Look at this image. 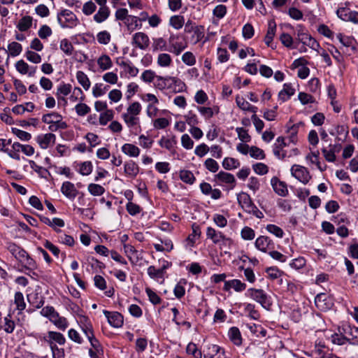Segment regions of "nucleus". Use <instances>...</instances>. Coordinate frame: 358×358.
Instances as JSON below:
<instances>
[{"label":"nucleus","mask_w":358,"mask_h":358,"mask_svg":"<svg viewBox=\"0 0 358 358\" xmlns=\"http://www.w3.org/2000/svg\"><path fill=\"white\" fill-rule=\"evenodd\" d=\"M42 121L49 124L48 129L51 131H57L59 129H65L68 125L62 120V116L58 113L52 112L43 115Z\"/></svg>","instance_id":"f257e3e1"},{"label":"nucleus","mask_w":358,"mask_h":358,"mask_svg":"<svg viewBox=\"0 0 358 358\" xmlns=\"http://www.w3.org/2000/svg\"><path fill=\"white\" fill-rule=\"evenodd\" d=\"M237 200L241 208L248 213H251L257 217L261 218L262 213L252 203L250 195L245 192H241L237 195Z\"/></svg>","instance_id":"f03ea898"},{"label":"nucleus","mask_w":358,"mask_h":358,"mask_svg":"<svg viewBox=\"0 0 358 358\" xmlns=\"http://www.w3.org/2000/svg\"><path fill=\"white\" fill-rule=\"evenodd\" d=\"M57 21L62 28L73 29L79 24L77 16L71 10L64 9L57 14Z\"/></svg>","instance_id":"7ed1b4c3"},{"label":"nucleus","mask_w":358,"mask_h":358,"mask_svg":"<svg viewBox=\"0 0 358 358\" xmlns=\"http://www.w3.org/2000/svg\"><path fill=\"white\" fill-rule=\"evenodd\" d=\"M250 296L260 303L261 306L266 310H269L272 303L271 298L262 289L250 288L248 290Z\"/></svg>","instance_id":"20e7f679"},{"label":"nucleus","mask_w":358,"mask_h":358,"mask_svg":"<svg viewBox=\"0 0 358 358\" xmlns=\"http://www.w3.org/2000/svg\"><path fill=\"white\" fill-rule=\"evenodd\" d=\"M292 175L303 184H307L311 178L308 170L302 166L294 164L291 168Z\"/></svg>","instance_id":"39448f33"},{"label":"nucleus","mask_w":358,"mask_h":358,"mask_svg":"<svg viewBox=\"0 0 358 358\" xmlns=\"http://www.w3.org/2000/svg\"><path fill=\"white\" fill-rule=\"evenodd\" d=\"M203 358H225V352L217 345L208 344L203 350Z\"/></svg>","instance_id":"423d86ee"},{"label":"nucleus","mask_w":358,"mask_h":358,"mask_svg":"<svg viewBox=\"0 0 358 358\" xmlns=\"http://www.w3.org/2000/svg\"><path fill=\"white\" fill-rule=\"evenodd\" d=\"M337 15L343 21L358 23V12L352 11L348 8H339L336 11Z\"/></svg>","instance_id":"0eeeda50"},{"label":"nucleus","mask_w":358,"mask_h":358,"mask_svg":"<svg viewBox=\"0 0 358 358\" xmlns=\"http://www.w3.org/2000/svg\"><path fill=\"white\" fill-rule=\"evenodd\" d=\"M103 313L106 317L110 326L115 328L121 327L124 322L123 316L118 312H110L106 310H103Z\"/></svg>","instance_id":"6e6552de"},{"label":"nucleus","mask_w":358,"mask_h":358,"mask_svg":"<svg viewBox=\"0 0 358 358\" xmlns=\"http://www.w3.org/2000/svg\"><path fill=\"white\" fill-rule=\"evenodd\" d=\"M132 44L141 50H145L150 45L149 37L143 32H137L132 37Z\"/></svg>","instance_id":"1a4fd4ad"},{"label":"nucleus","mask_w":358,"mask_h":358,"mask_svg":"<svg viewBox=\"0 0 358 358\" xmlns=\"http://www.w3.org/2000/svg\"><path fill=\"white\" fill-rule=\"evenodd\" d=\"M78 322L87 338L94 335L93 326L87 316L80 315L78 317Z\"/></svg>","instance_id":"9d476101"},{"label":"nucleus","mask_w":358,"mask_h":358,"mask_svg":"<svg viewBox=\"0 0 358 358\" xmlns=\"http://www.w3.org/2000/svg\"><path fill=\"white\" fill-rule=\"evenodd\" d=\"M44 341L49 345L59 344L62 345L66 342V338L64 335L59 332L50 331L48 332L46 336L44 337Z\"/></svg>","instance_id":"9b49d317"},{"label":"nucleus","mask_w":358,"mask_h":358,"mask_svg":"<svg viewBox=\"0 0 358 358\" xmlns=\"http://www.w3.org/2000/svg\"><path fill=\"white\" fill-rule=\"evenodd\" d=\"M287 145L284 137L279 136L276 139V142L273 145V154L279 159H283L286 157V152L283 149Z\"/></svg>","instance_id":"f8f14e48"},{"label":"nucleus","mask_w":358,"mask_h":358,"mask_svg":"<svg viewBox=\"0 0 358 358\" xmlns=\"http://www.w3.org/2000/svg\"><path fill=\"white\" fill-rule=\"evenodd\" d=\"M56 136L54 134H41L36 137V142L42 149H47L51 144L55 143Z\"/></svg>","instance_id":"ddd939ff"},{"label":"nucleus","mask_w":358,"mask_h":358,"mask_svg":"<svg viewBox=\"0 0 358 358\" xmlns=\"http://www.w3.org/2000/svg\"><path fill=\"white\" fill-rule=\"evenodd\" d=\"M271 184L276 194L281 196H285L288 194L287 185L285 182L280 181L277 177H273Z\"/></svg>","instance_id":"4468645a"},{"label":"nucleus","mask_w":358,"mask_h":358,"mask_svg":"<svg viewBox=\"0 0 358 358\" xmlns=\"http://www.w3.org/2000/svg\"><path fill=\"white\" fill-rule=\"evenodd\" d=\"M206 236L210 239L213 243L217 244L221 241H229L221 231H217L211 227H208L206 229Z\"/></svg>","instance_id":"2eb2a0df"},{"label":"nucleus","mask_w":358,"mask_h":358,"mask_svg":"<svg viewBox=\"0 0 358 358\" xmlns=\"http://www.w3.org/2000/svg\"><path fill=\"white\" fill-rule=\"evenodd\" d=\"M348 342L354 345H358V327L348 326L343 329Z\"/></svg>","instance_id":"dca6fc26"},{"label":"nucleus","mask_w":358,"mask_h":358,"mask_svg":"<svg viewBox=\"0 0 358 358\" xmlns=\"http://www.w3.org/2000/svg\"><path fill=\"white\" fill-rule=\"evenodd\" d=\"M297 40L303 43V45H307L313 50H317L320 47L317 41L308 33L299 34V38Z\"/></svg>","instance_id":"f3484780"},{"label":"nucleus","mask_w":358,"mask_h":358,"mask_svg":"<svg viewBox=\"0 0 358 358\" xmlns=\"http://www.w3.org/2000/svg\"><path fill=\"white\" fill-rule=\"evenodd\" d=\"M61 192L70 199H75L78 194V190L75 187L74 185L69 181L63 182L61 187Z\"/></svg>","instance_id":"a211bd4d"},{"label":"nucleus","mask_w":358,"mask_h":358,"mask_svg":"<svg viewBox=\"0 0 358 358\" xmlns=\"http://www.w3.org/2000/svg\"><path fill=\"white\" fill-rule=\"evenodd\" d=\"M231 288H233L236 292H242L245 289L246 285L237 279L224 281V290L228 292Z\"/></svg>","instance_id":"6ab92c4d"},{"label":"nucleus","mask_w":358,"mask_h":358,"mask_svg":"<svg viewBox=\"0 0 358 358\" xmlns=\"http://www.w3.org/2000/svg\"><path fill=\"white\" fill-rule=\"evenodd\" d=\"M295 93V90L290 83H285L283 88L278 93V99L282 102L288 100Z\"/></svg>","instance_id":"aec40b11"},{"label":"nucleus","mask_w":358,"mask_h":358,"mask_svg":"<svg viewBox=\"0 0 358 358\" xmlns=\"http://www.w3.org/2000/svg\"><path fill=\"white\" fill-rule=\"evenodd\" d=\"M174 38V36H171L169 39V51L176 55H179L187 48V44L182 41H175Z\"/></svg>","instance_id":"412c9836"},{"label":"nucleus","mask_w":358,"mask_h":358,"mask_svg":"<svg viewBox=\"0 0 358 358\" xmlns=\"http://www.w3.org/2000/svg\"><path fill=\"white\" fill-rule=\"evenodd\" d=\"M271 245V240L267 236H261L255 241V247L264 252H266L268 249H270Z\"/></svg>","instance_id":"4be33fe9"},{"label":"nucleus","mask_w":358,"mask_h":358,"mask_svg":"<svg viewBox=\"0 0 358 358\" xmlns=\"http://www.w3.org/2000/svg\"><path fill=\"white\" fill-rule=\"evenodd\" d=\"M8 250L19 262L27 254L24 249L15 243H10L8 246Z\"/></svg>","instance_id":"5701e85b"},{"label":"nucleus","mask_w":358,"mask_h":358,"mask_svg":"<svg viewBox=\"0 0 358 358\" xmlns=\"http://www.w3.org/2000/svg\"><path fill=\"white\" fill-rule=\"evenodd\" d=\"M122 117L129 128H141L140 119L137 116L131 115L127 113H123Z\"/></svg>","instance_id":"b1692460"},{"label":"nucleus","mask_w":358,"mask_h":358,"mask_svg":"<svg viewBox=\"0 0 358 358\" xmlns=\"http://www.w3.org/2000/svg\"><path fill=\"white\" fill-rule=\"evenodd\" d=\"M122 152L131 157H136L140 154V149L134 144L125 143L122 147Z\"/></svg>","instance_id":"393cba45"},{"label":"nucleus","mask_w":358,"mask_h":358,"mask_svg":"<svg viewBox=\"0 0 358 358\" xmlns=\"http://www.w3.org/2000/svg\"><path fill=\"white\" fill-rule=\"evenodd\" d=\"M327 296L324 293L318 294L315 298V303L317 308L325 310L329 308V303L327 302Z\"/></svg>","instance_id":"a878e982"},{"label":"nucleus","mask_w":358,"mask_h":358,"mask_svg":"<svg viewBox=\"0 0 358 358\" xmlns=\"http://www.w3.org/2000/svg\"><path fill=\"white\" fill-rule=\"evenodd\" d=\"M12 148L17 152H22L27 156H31L34 154V148L29 145H22L18 142H15Z\"/></svg>","instance_id":"bb28decb"},{"label":"nucleus","mask_w":358,"mask_h":358,"mask_svg":"<svg viewBox=\"0 0 358 358\" xmlns=\"http://www.w3.org/2000/svg\"><path fill=\"white\" fill-rule=\"evenodd\" d=\"M59 329L64 331L69 325L67 320L64 317L59 316V313H57L55 314L50 320Z\"/></svg>","instance_id":"cd10ccee"},{"label":"nucleus","mask_w":358,"mask_h":358,"mask_svg":"<svg viewBox=\"0 0 358 358\" xmlns=\"http://www.w3.org/2000/svg\"><path fill=\"white\" fill-rule=\"evenodd\" d=\"M229 337L231 341L236 345H241L242 343V337L238 328L233 327L229 330Z\"/></svg>","instance_id":"c85d7f7f"},{"label":"nucleus","mask_w":358,"mask_h":358,"mask_svg":"<svg viewBox=\"0 0 358 358\" xmlns=\"http://www.w3.org/2000/svg\"><path fill=\"white\" fill-rule=\"evenodd\" d=\"M275 30H276L275 22L273 20H270L268 22V24L267 33L264 38V42L268 46L271 45V43L273 38L275 36Z\"/></svg>","instance_id":"c756f323"},{"label":"nucleus","mask_w":358,"mask_h":358,"mask_svg":"<svg viewBox=\"0 0 358 358\" xmlns=\"http://www.w3.org/2000/svg\"><path fill=\"white\" fill-rule=\"evenodd\" d=\"M110 15V10L108 6L100 7L98 12L94 15V20L101 23L105 21Z\"/></svg>","instance_id":"7c9ffc66"},{"label":"nucleus","mask_w":358,"mask_h":358,"mask_svg":"<svg viewBox=\"0 0 358 358\" xmlns=\"http://www.w3.org/2000/svg\"><path fill=\"white\" fill-rule=\"evenodd\" d=\"M215 178L217 179L219 181L225 182L227 184H234L236 182L235 178L234 175L231 173L224 172V171H220L217 175L215 176Z\"/></svg>","instance_id":"2f4dec72"},{"label":"nucleus","mask_w":358,"mask_h":358,"mask_svg":"<svg viewBox=\"0 0 358 358\" xmlns=\"http://www.w3.org/2000/svg\"><path fill=\"white\" fill-rule=\"evenodd\" d=\"M169 79H171V84L170 85H173V87L171 86V88H172L175 92H181L185 90L186 85L180 79L172 76L169 77Z\"/></svg>","instance_id":"473e14b6"},{"label":"nucleus","mask_w":358,"mask_h":358,"mask_svg":"<svg viewBox=\"0 0 358 358\" xmlns=\"http://www.w3.org/2000/svg\"><path fill=\"white\" fill-rule=\"evenodd\" d=\"M138 171V166L134 162L129 161L124 164V172L127 175L135 177Z\"/></svg>","instance_id":"72a5a7b5"},{"label":"nucleus","mask_w":358,"mask_h":358,"mask_svg":"<svg viewBox=\"0 0 358 358\" xmlns=\"http://www.w3.org/2000/svg\"><path fill=\"white\" fill-rule=\"evenodd\" d=\"M157 63L161 67H169L172 64V58L168 53H160L157 57Z\"/></svg>","instance_id":"f704fd0d"},{"label":"nucleus","mask_w":358,"mask_h":358,"mask_svg":"<svg viewBox=\"0 0 358 358\" xmlns=\"http://www.w3.org/2000/svg\"><path fill=\"white\" fill-rule=\"evenodd\" d=\"M97 64L101 69L103 71L109 69L112 67L113 62L109 57V56L106 55H101L97 60Z\"/></svg>","instance_id":"c9c22d12"},{"label":"nucleus","mask_w":358,"mask_h":358,"mask_svg":"<svg viewBox=\"0 0 358 358\" xmlns=\"http://www.w3.org/2000/svg\"><path fill=\"white\" fill-rule=\"evenodd\" d=\"M138 22L139 18L138 17L129 15L124 23L127 27L129 30L133 31L134 29L141 26V24H138Z\"/></svg>","instance_id":"e433bc0d"},{"label":"nucleus","mask_w":358,"mask_h":358,"mask_svg":"<svg viewBox=\"0 0 358 358\" xmlns=\"http://www.w3.org/2000/svg\"><path fill=\"white\" fill-rule=\"evenodd\" d=\"M76 78L78 80V82L83 86V87L85 90H89L91 83L87 76L84 72L78 71L76 73Z\"/></svg>","instance_id":"4c0bfd02"},{"label":"nucleus","mask_w":358,"mask_h":358,"mask_svg":"<svg viewBox=\"0 0 358 358\" xmlns=\"http://www.w3.org/2000/svg\"><path fill=\"white\" fill-rule=\"evenodd\" d=\"M14 303L16 305V309L20 312L22 311L26 308L23 294L20 292H17L14 296Z\"/></svg>","instance_id":"58836bf2"},{"label":"nucleus","mask_w":358,"mask_h":358,"mask_svg":"<svg viewBox=\"0 0 358 358\" xmlns=\"http://www.w3.org/2000/svg\"><path fill=\"white\" fill-rule=\"evenodd\" d=\"M169 76L163 77L157 76L155 78V87L161 90L165 89L166 87L171 88V85L168 84V83L171 81V79H169Z\"/></svg>","instance_id":"ea45409f"},{"label":"nucleus","mask_w":358,"mask_h":358,"mask_svg":"<svg viewBox=\"0 0 358 358\" xmlns=\"http://www.w3.org/2000/svg\"><path fill=\"white\" fill-rule=\"evenodd\" d=\"M31 24L32 18L30 16H24L19 21L17 27L20 31H26Z\"/></svg>","instance_id":"a19ab883"},{"label":"nucleus","mask_w":358,"mask_h":358,"mask_svg":"<svg viewBox=\"0 0 358 358\" xmlns=\"http://www.w3.org/2000/svg\"><path fill=\"white\" fill-rule=\"evenodd\" d=\"M166 41L163 38L153 39L152 50L153 52L166 50Z\"/></svg>","instance_id":"79ce46f5"},{"label":"nucleus","mask_w":358,"mask_h":358,"mask_svg":"<svg viewBox=\"0 0 358 358\" xmlns=\"http://www.w3.org/2000/svg\"><path fill=\"white\" fill-rule=\"evenodd\" d=\"M15 322L11 319L10 315L5 317L1 328L8 334L12 333L15 329Z\"/></svg>","instance_id":"37998d69"},{"label":"nucleus","mask_w":358,"mask_h":358,"mask_svg":"<svg viewBox=\"0 0 358 358\" xmlns=\"http://www.w3.org/2000/svg\"><path fill=\"white\" fill-rule=\"evenodd\" d=\"M240 165L239 162L232 157H225L222 162V166L227 170L236 169Z\"/></svg>","instance_id":"c03bdc74"},{"label":"nucleus","mask_w":358,"mask_h":358,"mask_svg":"<svg viewBox=\"0 0 358 358\" xmlns=\"http://www.w3.org/2000/svg\"><path fill=\"white\" fill-rule=\"evenodd\" d=\"M180 178L182 181L187 184H193L195 181V177L192 172L188 170H182L180 171Z\"/></svg>","instance_id":"a18cd8bd"},{"label":"nucleus","mask_w":358,"mask_h":358,"mask_svg":"<svg viewBox=\"0 0 358 358\" xmlns=\"http://www.w3.org/2000/svg\"><path fill=\"white\" fill-rule=\"evenodd\" d=\"M114 113L113 110H106L103 113H101L99 117V123L101 125H106L108 122L113 119Z\"/></svg>","instance_id":"49530a36"},{"label":"nucleus","mask_w":358,"mask_h":358,"mask_svg":"<svg viewBox=\"0 0 358 358\" xmlns=\"http://www.w3.org/2000/svg\"><path fill=\"white\" fill-rule=\"evenodd\" d=\"M87 189L89 192L93 196H101L105 192V189L100 185L90 183L88 185Z\"/></svg>","instance_id":"de8ad7c7"},{"label":"nucleus","mask_w":358,"mask_h":358,"mask_svg":"<svg viewBox=\"0 0 358 358\" xmlns=\"http://www.w3.org/2000/svg\"><path fill=\"white\" fill-rule=\"evenodd\" d=\"M79 166L78 172L83 176H88L92 171L93 166L90 161L82 162Z\"/></svg>","instance_id":"09e8293b"},{"label":"nucleus","mask_w":358,"mask_h":358,"mask_svg":"<svg viewBox=\"0 0 358 358\" xmlns=\"http://www.w3.org/2000/svg\"><path fill=\"white\" fill-rule=\"evenodd\" d=\"M60 49L67 55H72L74 49L72 43L66 38L62 39L60 41Z\"/></svg>","instance_id":"8fccbe9b"},{"label":"nucleus","mask_w":358,"mask_h":358,"mask_svg":"<svg viewBox=\"0 0 358 358\" xmlns=\"http://www.w3.org/2000/svg\"><path fill=\"white\" fill-rule=\"evenodd\" d=\"M8 49L12 57H16L20 54L22 50L21 44L17 42H12L8 44Z\"/></svg>","instance_id":"3c124183"},{"label":"nucleus","mask_w":358,"mask_h":358,"mask_svg":"<svg viewBox=\"0 0 358 358\" xmlns=\"http://www.w3.org/2000/svg\"><path fill=\"white\" fill-rule=\"evenodd\" d=\"M188 355H192L194 358H202V352L199 350L196 344L189 343L186 348Z\"/></svg>","instance_id":"603ef678"},{"label":"nucleus","mask_w":358,"mask_h":358,"mask_svg":"<svg viewBox=\"0 0 358 358\" xmlns=\"http://www.w3.org/2000/svg\"><path fill=\"white\" fill-rule=\"evenodd\" d=\"M24 267L29 270H33L36 268V264L35 261L29 255L26 254L24 258L20 262Z\"/></svg>","instance_id":"864d4df0"},{"label":"nucleus","mask_w":358,"mask_h":358,"mask_svg":"<svg viewBox=\"0 0 358 358\" xmlns=\"http://www.w3.org/2000/svg\"><path fill=\"white\" fill-rule=\"evenodd\" d=\"M141 111V106L138 102H134L129 105V106L127 109V112L125 113L137 116L140 114Z\"/></svg>","instance_id":"5fc2aeb1"},{"label":"nucleus","mask_w":358,"mask_h":358,"mask_svg":"<svg viewBox=\"0 0 358 358\" xmlns=\"http://www.w3.org/2000/svg\"><path fill=\"white\" fill-rule=\"evenodd\" d=\"M250 155L252 158L259 159H264L266 157L264 150L256 146L250 147Z\"/></svg>","instance_id":"6e6d98bb"},{"label":"nucleus","mask_w":358,"mask_h":358,"mask_svg":"<svg viewBox=\"0 0 358 358\" xmlns=\"http://www.w3.org/2000/svg\"><path fill=\"white\" fill-rule=\"evenodd\" d=\"M12 132L15 136H17V138H19L21 141H29L31 138V134H29L27 131L20 130L17 128H15V127L12 128Z\"/></svg>","instance_id":"4d7b16f0"},{"label":"nucleus","mask_w":358,"mask_h":358,"mask_svg":"<svg viewBox=\"0 0 358 358\" xmlns=\"http://www.w3.org/2000/svg\"><path fill=\"white\" fill-rule=\"evenodd\" d=\"M170 24L176 29L182 27L184 24V17L181 15H174L170 18Z\"/></svg>","instance_id":"13d9d810"},{"label":"nucleus","mask_w":358,"mask_h":358,"mask_svg":"<svg viewBox=\"0 0 358 358\" xmlns=\"http://www.w3.org/2000/svg\"><path fill=\"white\" fill-rule=\"evenodd\" d=\"M182 61L187 66L196 64V57L192 52H186L182 55Z\"/></svg>","instance_id":"bf43d9fd"},{"label":"nucleus","mask_w":358,"mask_h":358,"mask_svg":"<svg viewBox=\"0 0 358 358\" xmlns=\"http://www.w3.org/2000/svg\"><path fill=\"white\" fill-rule=\"evenodd\" d=\"M204 166L206 169L212 173H215L219 169V164L212 158L207 159L204 162Z\"/></svg>","instance_id":"052dcab7"},{"label":"nucleus","mask_w":358,"mask_h":358,"mask_svg":"<svg viewBox=\"0 0 358 358\" xmlns=\"http://www.w3.org/2000/svg\"><path fill=\"white\" fill-rule=\"evenodd\" d=\"M110 34L107 31H102L97 34L96 38L100 44L106 45L110 41Z\"/></svg>","instance_id":"680f3d73"},{"label":"nucleus","mask_w":358,"mask_h":358,"mask_svg":"<svg viewBox=\"0 0 358 358\" xmlns=\"http://www.w3.org/2000/svg\"><path fill=\"white\" fill-rule=\"evenodd\" d=\"M266 229L268 232L274 234L278 238H282L284 236L283 230L275 224H268Z\"/></svg>","instance_id":"e2e57ef3"},{"label":"nucleus","mask_w":358,"mask_h":358,"mask_svg":"<svg viewBox=\"0 0 358 358\" xmlns=\"http://www.w3.org/2000/svg\"><path fill=\"white\" fill-rule=\"evenodd\" d=\"M236 131L238 134V138L242 142H250L251 140L250 136L248 134V131L243 127H237Z\"/></svg>","instance_id":"0e129e2a"},{"label":"nucleus","mask_w":358,"mask_h":358,"mask_svg":"<svg viewBox=\"0 0 358 358\" xmlns=\"http://www.w3.org/2000/svg\"><path fill=\"white\" fill-rule=\"evenodd\" d=\"M75 110L79 116H84L90 112V108L83 103H78L75 106Z\"/></svg>","instance_id":"69168bd1"},{"label":"nucleus","mask_w":358,"mask_h":358,"mask_svg":"<svg viewBox=\"0 0 358 358\" xmlns=\"http://www.w3.org/2000/svg\"><path fill=\"white\" fill-rule=\"evenodd\" d=\"M126 209H127V212L129 213V214L132 216L138 214L141 210V208L138 205H137L131 201H129L127 203Z\"/></svg>","instance_id":"338daca9"},{"label":"nucleus","mask_w":358,"mask_h":358,"mask_svg":"<svg viewBox=\"0 0 358 358\" xmlns=\"http://www.w3.org/2000/svg\"><path fill=\"white\" fill-rule=\"evenodd\" d=\"M241 234L244 240H252L255 236V231L249 227H243Z\"/></svg>","instance_id":"774afa93"}]
</instances>
